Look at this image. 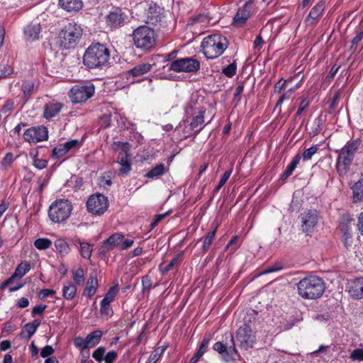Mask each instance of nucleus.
Returning a JSON list of instances; mask_svg holds the SVG:
<instances>
[{
    "instance_id": "46",
    "label": "nucleus",
    "mask_w": 363,
    "mask_h": 363,
    "mask_svg": "<svg viewBox=\"0 0 363 363\" xmlns=\"http://www.w3.org/2000/svg\"><path fill=\"white\" fill-rule=\"evenodd\" d=\"M67 152L65 151V148L63 145V143H60L53 148L52 152V157L57 159L65 156Z\"/></svg>"
},
{
    "instance_id": "7",
    "label": "nucleus",
    "mask_w": 363,
    "mask_h": 363,
    "mask_svg": "<svg viewBox=\"0 0 363 363\" xmlns=\"http://www.w3.org/2000/svg\"><path fill=\"white\" fill-rule=\"evenodd\" d=\"M95 93V87L90 82H84L73 86L69 92V97L74 104H82L91 99Z\"/></svg>"
},
{
    "instance_id": "28",
    "label": "nucleus",
    "mask_w": 363,
    "mask_h": 363,
    "mask_svg": "<svg viewBox=\"0 0 363 363\" xmlns=\"http://www.w3.org/2000/svg\"><path fill=\"white\" fill-rule=\"evenodd\" d=\"M41 322L39 320H34L32 322L26 323L21 332L23 337L30 339L36 332Z\"/></svg>"
},
{
    "instance_id": "26",
    "label": "nucleus",
    "mask_w": 363,
    "mask_h": 363,
    "mask_svg": "<svg viewBox=\"0 0 363 363\" xmlns=\"http://www.w3.org/2000/svg\"><path fill=\"white\" fill-rule=\"evenodd\" d=\"M123 235L120 233H116L111 235L108 239L104 240L102 243V248L105 252L112 250L115 247L118 245L123 239Z\"/></svg>"
},
{
    "instance_id": "23",
    "label": "nucleus",
    "mask_w": 363,
    "mask_h": 363,
    "mask_svg": "<svg viewBox=\"0 0 363 363\" xmlns=\"http://www.w3.org/2000/svg\"><path fill=\"white\" fill-rule=\"evenodd\" d=\"M325 7L324 1H320L316 4L310 11L305 22L308 26H313L316 23L318 18L321 16Z\"/></svg>"
},
{
    "instance_id": "57",
    "label": "nucleus",
    "mask_w": 363,
    "mask_h": 363,
    "mask_svg": "<svg viewBox=\"0 0 363 363\" xmlns=\"http://www.w3.org/2000/svg\"><path fill=\"white\" fill-rule=\"evenodd\" d=\"M318 148L317 145L311 146V147L306 149L303 155L302 158L303 161H308L311 159L312 156L316 153Z\"/></svg>"
},
{
    "instance_id": "15",
    "label": "nucleus",
    "mask_w": 363,
    "mask_h": 363,
    "mask_svg": "<svg viewBox=\"0 0 363 363\" xmlns=\"http://www.w3.org/2000/svg\"><path fill=\"white\" fill-rule=\"evenodd\" d=\"M23 138L30 143H37L48 138V128L43 125L28 128L23 133Z\"/></svg>"
},
{
    "instance_id": "29",
    "label": "nucleus",
    "mask_w": 363,
    "mask_h": 363,
    "mask_svg": "<svg viewBox=\"0 0 363 363\" xmlns=\"http://www.w3.org/2000/svg\"><path fill=\"white\" fill-rule=\"evenodd\" d=\"M352 190L353 201L363 202V177L353 184Z\"/></svg>"
},
{
    "instance_id": "40",
    "label": "nucleus",
    "mask_w": 363,
    "mask_h": 363,
    "mask_svg": "<svg viewBox=\"0 0 363 363\" xmlns=\"http://www.w3.org/2000/svg\"><path fill=\"white\" fill-rule=\"evenodd\" d=\"M295 88H290L288 90L284 91V93L281 95L279 99H278L274 109L279 108V112H281V106L285 100L289 99L291 94L294 92Z\"/></svg>"
},
{
    "instance_id": "31",
    "label": "nucleus",
    "mask_w": 363,
    "mask_h": 363,
    "mask_svg": "<svg viewBox=\"0 0 363 363\" xmlns=\"http://www.w3.org/2000/svg\"><path fill=\"white\" fill-rule=\"evenodd\" d=\"M353 220L349 214H342L339 220L338 228L342 233L352 232L351 223Z\"/></svg>"
},
{
    "instance_id": "24",
    "label": "nucleus",
    "mask_w": 363,
    "mask_h": 363,
    "mask_svg": "<svg viewBox=\"0 0 363 363\" xmlns=\"http://www.w3.org/2000/svg\"><path fill=\"white\" fill-rule=\"evenodd\" d=\"M24 38L26 40L33 42L40 38L41 26L39 23H31L24 28Z\"/></svg>"
},
{
    "instance_id": "47",
    "label": "nucleus",
    "mask_w": 363,
    "mask_h": 363,
    "mask_svg": "<svg viewBox=\"0 0 363 363\" xmlns=\"http://www.w3.org/2000/svg\"><path fill=\"white\" fill-rule=\"evenodd\" d=\"M152 281L151 278L146 275L144 276L142 279V290L143 293L148 294L150 290L152 288Z\"/></svg>"
},
{
    "instance_id": "49",
    "label": "nucleus",
    "mask_w": 363,
    "mask_h": 363,
    "mask_svg": "<svg viewBox=\"0 0 363 363\" xmlns=\"http://www.w3.org/2000/svg\"><path fill=\"white\" fill-rule=\"evenodd\" d=\"M237 66L235 62L222 69V73L228 77H233L236 74Z\"/></svg>"
},
{
    "instance_id": "6",
    "label": "nucleus",
    "mask_w": 363,
    "mask_h": 363,
    "mask_svg": "<svg viewBox=\"0 0 363 363\" xmlns=\"http://www.w3.org/2000/svg\"><path fill=\"white\" fill-rule=\"evenodd\" d=\"M82 35V30L77 24L69 23L60 31L57 43L62 49L75 47Z\"/></svg>"
},
{
    "instance_id": "37",
    "label": "nucleus",
    "mask_w": 363,
    "mask_h": 363,
    "mask_svg": "<svg viewBox=\"0 0 363 363\" xmlns=\"http://www.w3.org/2000/svg\"><path fill=\"white\" fill-rule=\"evenodd\" d=\"M30 269V266L27 262H21L16 269L14 274L12 276L16 277L22 278Z\"/></svg>"
},
{
    "instance_id": "20",
    "label": "nucleus",
    "mask_w": 363,
    "mask_h": 363,
    "mask_svg": "<svg viewBox=\"0 0 363 363\" xmlns=\"http://www.w3.org/2000/svg\"><path fill=\"white\" fill-rule=\"evenodd\" d=\"M195 103L193 101H189L184 109L185 116L183 120L179 123L177 126L176 130H179L180 128H184L183 133L184 134V138H186L188 136L191 135L190 131L188 130V128L186 126V124L189 122V118L195 114Z\"/></svg>"
},
{
    "instance_id": "52",
    "label": "nucleus",
    "mask_w": 363,
    "mask_h": 363,
    "mask_svg": "<svg viewBox=\"0 0 363 363\" xmlns=\"http://www.w3.org/2000/svg\"><path fill=\"white\" fill-rule=\"evenodd\" d=\"M32 164L38 169H43L48 165V160L45 159H40L34 155L33 157Z\"/></svg>"
},
{
    "instance_id": "30",
    "label": "nucleus",
    "mask_w": 363,
    "mask_h": 363,
    "mask_svg": "<svg viewBox=\"0 0 363 363\" xmlns=\"http://www.w3.org/2000/svg\"><path fill=\"white\" fill-rule=\"evenodd\" d=\"M104 335V333L101 330H95L90 333L86 337V343L88 344L89 348L94 347L97 345Z\"/></svg>"
},
{
    "instance_id": "14",
    "label": "nucleus",
    "mask_w": 363,
    "mask_h": 363,
    "mask_svg": "<svg viewBox=\"0 0 363 363\" xmlns=\"http://www.w3.org/2000/svg\"><path fill=\"white\" fill-rule=\"evenodd\" d=\"M121 145L123 150L119 152L117 162L121 165L118 169V174L122 177H126L132 169L131 157L128 154L130 145L128 143H118Z\"/></svg>"
},
{
    "instance_id": "58",
    "label": "nucleus",
    "mask_w": 363,
    "mask_h": 363,
    "mask_svg": "<svg viewBox=\"0 0 363 363\" xmlns=\"http://www.w3.org/2000/svg\"><path fill=\"white\" fill-rule=\"evenodd\" d=\"M100 312L102 315L111 316L113 315V310L109 303L101 301Z\"/></svg>"
},
{
    "instance_id": "32",
    "label": "nucleus",
    "mask_w": 363,
    "mask_h": 363,
    "mask_svg": "<svg viewBox=\"0 0 363 363\" xmlns=\"http://www.w3.org/2000/svg\"><path fill=\"white\" fill-rule=\"evenodd\" d=\"M73 284L77 286H82L85 281V273L82 267L72 269V271Z\"/></svg>"
},
{
    "instance_id": "44",
    "label": "nucleus",
    "mask_w": 363,
    "mask_h": 363,
    "mask_svg": "<svg viewBox=\"0 0 363 363\" xmlns=\"http://www.w3.org/2000/svg\"><path fill=\"white\" fill-rule=\"evenodd\" d=\"M294 78L290 77L288 79H284V78H281L274 85V92L275 94H279L282 89H286V83L291 82Z\"/></svg>"
},
{
    "instance_id": "54",
    "label": "nucleus",
    "mask_w": 363,
    "mask_h": 363,
    "mask_svg": "<svg viewBox=\"0 0 363 363\" xmlns=\"http://www.w3.org/2000/svg\"><path fill=\"white\" fill-rule=\"evenodd\" d=\"M50 177H51V174L50 173H46L45 177L43 179H42L41 177H40L38 179V191L39 194H41L42 191H43L44 188L48 185V182L50 179Z\"/></svg>"
},
{
    "instance_id": "8",
    "label": "nucleus",
    "mask_w": 363,
    "mask_h": 363,
    "mask_svg": "<svg viewBox=\"0 0 363 363\" xmlns=\"http://www.w3.org/2000/svg\"><path fill=\"white\" fill-rule=\"evenodd\" d=\"M72 211V205L70 201L66 199H60L50 206L48 216L52 221L62 223L69 217Z\"/></svg>"
},
{
    "instance_id": "45",
    "label": "nucleus",
    "mask_w": 363,
    "mask_h": 363,
    "mask_svg": "<svg viewBox=\"0 0 363 363\" xmlns=\"http://www.w3.org/2000/svg\"><path fill=\"white\" fill-rule=\"evenodd\" d=\"M55 246L57 250L61 253L67 254L69 251V247L67 242L63 239H57L55 240Z\"/></svg>"
},
{
    "instance_id": "25",
    "label": "nucleus",
    "mask_w": 363,
    "mask_h": 363,
    "mask_svg": "<svg viewBox=\"0 0 363 363\" xmlns=\"http://www.w3.org/2000/svg\"><path fill=\"white\" fill-rule=\"evenodd\" d=\"M99 282L96 274L91 273L86 283L85 289L83 291V296L88 298H91L97 291Z\"/></svg>"
},
{
    "instance_id": "62",
    "label": "nucleus",
    "mask_w": 363,
    "mask_h": 363,
    "mask_svg": "<svg viewBox=\"0 0 363 363\" xmlns=\"http://www.w3.org/2000/svg\"><path fill=\"white\" fill-rule=\"evenodd\" d=\"M118 357V352L115 350L109 351L104 358L105 363H113Z\"/></svg>"
},
{
    "instance_id": "17",
    "label": "nucleus",
    "mask_w": 363,
    "mask_h": 363,
    "mask_svg": "<svg viewBox=\"0 0 363 363\" xmlns=\"http://www.w3.org/2000/svg\"><path fill=\"white\" fill-rule=\"evenodd\" d=\"M152 67V65L148 62L138 64L125 72V76L130 83L140 82L141 79L138 77L149 72Z\"/></svg>"
},
{
    "instance_id": "35",
    "label": "nucleus",
    "mask_w": 363,
    "mask_h": 363,
    "mask_svg": "<svg viewBox=\"0 0 363 363\" xmlns=\"http://www.w3.org/2000/svg\"><path fill=\"white\" fill-rule=\"evenodd\" d=\"M79 251H80L81 255L84 259H90L91 254H92V250H93L92 245L87 242L80 241V240L79 241Z\"/></svg>"
},
{
    "instance_id": "50",
    "label": "nucleus",
    "mask_w": 363,
    "mask_h": 363,
    "mask_svg": "<svg viewBox=\"0 0 363 363\" xmlns=\"http://www.w3.org/2000/svg\"><path fill=\"white\" fill-rule=\"evenodd\" d=\"M74 345L77 348L79 349L81 351L89 349L86 337L84 339L81 337H75L74 339Z\"/></svg>"
},
{
    "instance_id": "39",
    "label": "nucleus",
    "mask_w": 363,
    "mask_h": 363,
    "mask_svg": "<svg viewBox=\"0 0 363 363\" xmlns=\"http://www.w3.org/2000/svg\"><path fill=\"white\" fill-rule=\"evenodd\" d=\"M118 292V286H113L110 287L101 301L111 304V303L113 301Z\"/></svg>"
},
{
    "instance_id": "11",
    "label": "nucleus",
    "mask_w": 363,
    "mask_h": 363,
    "mask_svg": "<svg viewBox=\"0 0 363 363\" xmlns=\"http://www.w3.org/2000/svg\"><path fill=\"white\" fill-rule=\"evenodd\" d=\"M213 349L221 355L222 359L225 362H234L236 360V357H239L235 346L234 338L231 334L229 342H216L213 345Z\"/></svg>"
},
{
    "instance_id": "1",
    "label": "nucleus",
    "mask_w": 363,
    "mask_h": 363,
    "mask_svg": "<svg viewBox=\"0 0 363 363\" xmlns=\"http://www.w3.org/2000/svg\"><path fill=\"white\" fill-rule=\"evenodd\" d=\"M325 290V282L317 276L305 277L297 284L298 294L303 299L318 298L323 296Z\"/></svg>"
},
{
    "instance_id": "64",
    "label": "nucleus",
    "mask_w": 363,
    "mask_h": 363,
    "mask_svg": "<svg viewBox=\"0 0 363 363\" xmlns=\"http://www.w3.org/2000/svg\"><path fill=\"white\" fill-rule=\"evenodd\" d=\"M309 100L307 98L302 99L299 107L296 111V116H299L303 111L309 106Z\"/></svg>"
},
{
    "instance_id": "34",
    "label": "nucleus",
    "mask_w": 363,
    "mask_h": 363,
    "mask_svg": "<svg viewBox=\"0 0 363 363\" xmlns=\"http://www.w3.org/2000/svg\"><path fill=\"white\" fill-rule=\"evenodd\" d=\"M62 296L66 300H72L77 294V285L69 281L64 286L62 289Z\"/></svg>"
},
{
    "instance_id": "2",
    "label": "nucleus",
    "mask_w": 363,
    "mask_h": 363,
    "mask_svg": "<svg viewBox=\"0 0 363 363\" xmlns=\"http://www.w3.org/2000/svg\"><path fill=\"white\" fill-rule=\"evenodd\" d=\"M109 58L108 49L102 44L94 43L86 49L83 62L90 69L102 68L108 64Z\"/></svg>"
},
{
    "instance_id": "18",
    "label": "nucleus",
    "mask_w": 363,
    "mask_h": 363,
    "mask_svg": "<svg viewBox=\"0 0 363 363\" xmlns=\"http://www.w3.org/2000/svg\"><path fill=\"white\" fill-rule=\"evenodd\" d=\"M236 339L240 342V347L245 349L252 347L255 342V336L248 325L239 328L236 333Z\"/></svg>"
},
{
    "instance_id": "12",
    "label": "nucleus",
    "mask_w": 363,
    "mask_h": 363,
    "mask_svg": "<svg viewBox=\"0 0 363 363\" xmlns=\"http://www.w3.org/2000/svg\"><path fill=\"white\" fill-rule=\"evenodd\" d=\"M108 201L106 196L97 194L91 195L86 201L87 211L94 215H102L108 209Z\"/></svg>"
},
{
    "instance_id": "42",
    "label": "nucleus",
    "mask_w": 363,
    "mask_h": 363,
    "mask_svg": "<svg viewBox=\"0 0 363 363\" xmlns=\"http://www.w3.org/2000/svg\"><path fill=\"white\" fill-rule=\"evenodd\" d=\"M52 245V242L48 238H38L34 241V246L40 250L48 249Z\"/></svg>"
},
{
    "instance_id": "55",
    "label": "nucleus",
    "mask_w": 363,
    "mask_h": 363,
    "mask_svg": "<svg viewBox=\"0 0 363 363\" xmlns=\"http://www.w3.org/2000/svg\"><path fill=\"white\" fill-rule=\"evenodd\" d=\"M63 145L67 153L71 150L79 148L81 146V143L79 140L75 139L63 143Z\"/></svg>"
},
{
    "instance_id": "13",
    "label": "nucleus",
    "mask_w": 363,
    "mask_h": 363,
    "mask_svg": "<svg viewBox=\"0 0 363 363\" xmlns=\"http://www.w3.org/2000/svg\"><path fill=\"white\" fill-rule=\"evenodd\" d=\"M253 0H241L239 3L238 11L233 19V24L235 26H243L250 18L252 9Z\"/></svg>"
},
{
    "instance_id": "5",
    "label": "nucleus",
    "mask_w": 363,
    "mask_h": 363,
    "mask_svg": "<svg viewBox=\"0 0 363 363\" xmlns=\"http://www.w3.org/2000/svg\"><path fill=\"white\" fill-rule=\"evenodd\" d=\"M134 45L144 52L152 51L156 45L155 30L147 26H140L132 33Z\"/></svg>"
},
{
    "instance_id": "61",
    "label": "nucleus",
    "mask_w": 363,
    "mask_h": 363,
    "mask_svg": "<svg viewBox=\"0 0 363 363\" xmlns=\"http://www.w3.org/2000/svg\"><path fill=\"white\" fill-rule=\"evenodd\" d=\"M342 241L344 245L347 249L350 247L352 244V232H347L342 233Z\"/></svg>"
},
{
    "instance_id": "63",
    "label": "nucleus",
    "mask_w": 363,
    "mask_h": 363,
    "mask_svg": "<svg viewBox=\"0 0 363 363\" xmlns=\"http://www.w3.org/2000/svg\"><path fill=\"white\" fill-rule=\"evenodd\" d=\"M47 306L44 304H39L33 308L31 311V315L33 317H35L37 315H42L45 310L46 309Z\"/></svg>"
},
{
    "instance_id": "22",
    "label": "nucleus",
    "mask_w": 363,
    "mask_h": 363,
    "mask_svg": "<svg viewBox=\"0 0 363 363\" xmlns=\"http://www.w3.org/2000/svg\"><path fill=\"white\" fill-rule=\"evenodd\" d=\"M206 109L201 108L198 111V114L192 116L193 118L189 124V129L194 134H198L204 128V115Z\"/></svg>"
},
{
    "instance_id": "43",
    "label": "nucleus",
    "mask_w": 363,
    "mask_h": 363,
    "mask_svg": "<svg viewBox=\"0 0 363 363\" xmlns=\"http://www.w3.org/2000/svg\"><path fill=\"white\" fill-rule=\"evenodd\" d=\"M13 73V68L9 64H0V79L6 78Z\"/></svg>"
},
{
    "instance_id": "41",
    "label": "nucleus",
    "mask_w": 363,
    "mask_h": 363,
    "mask_svg": "<svg viewBox=\"0 0 363 363\" xmlns=\"http://www.w3.org/2000/svg\"><path fill=\"white\" fill-rule=\"evenodd\" d=\"M216 232V229L208 232L207 235L206 236V238L203 240V245H202V249L204 252H207L209 250V248L213 242V240L215 238Z\"/></svg>"
},
{
    "instance_id": "16",
    "label": "nucleus",
    "mask_w": 363,
    "mask_h": 363,
    "mask_svg": "<svg viewBox=\"0 0 363 363\" xmlns=\"http://www.w3.org/2000/svg\"><path fill=\"white\" fill-rule=\"evenodd\" d=\"M318 218V213L316 210L311 209L301 213L300 218L302 231L307 235L313 232L314 228L317 225Z\"/></svg>"
},
{
    "instance_id": "19",
    "label": "nucleus",
    "mask_w": 363,
    "mask_h": 363,
    "mask_svg": "<svg viewBox=\"0 0 363 363\" xmlns=\"http://www.w3.org/2000/svg\"><path fill=\"white\" fill-rule=\"evenodd\" d=\"M347 290L350 295L357 300L363 298V277L350 280L347 283Z\"/></svg>"
},
{
    "instance_id": "33",
    "label": "nucleus",
    "mask_w": 363,
    "mask_h": 363,
    "mask_svg": "<svg viewBox=\"0 0 363 363\" xmlns=\"http://www.w3.org/2000/svg\"><path fill=\"white\" fill-rule=\"evenodd\" d=\"M301 157L299 154H297L292 160V161L289 164V165L286 167V169L284 172V173L281 175V179L285 180L289 176H291L297 167L298 164L300 162Z\"/></svg>"
},
{
    "instance_id": "59",
    "label": "nucleus",
    "mask_w": 363,
    "mask_h": 363,
    "mask_svg": "<svg viewBox=\"0 0 363 363\" xmlns=\"http://www.w3.org/2000/svg\"><path fill=\"white\" fill-rule=\"evenodd\" d=\"M283 269V266L281 263H275L272 266L267 267L260 274H267L274 272H278Z\"/></svg>"
},
{
    "instance_id": "38",
    "label": "nucleus",
    "mask_w": 363,
    "mask_h": 363,
    "mask_svg": "<svg viewBox=\"0 0 363 363\" xmlns=\"http://www.w3.org/2000/svg\"><path fill=\"white\" fill-rule=\"evenodd\" d=\"M35 88V82L32 80L25 81L22 84V91L25 97H29Z\"/></svg>"
},
{
    "instance_id": "27",
    "label": "nucleus",
    "mask_w": 363,
    "mask_h": 363,
    "mask_svg": "<svg viewBox=\"0 0 363 363\" xmlns=\"http://www.w3.org/2000/svg\"><path fill=\"white\" fill-rule=\"evenodd\" d=\"M59 5L67 11H77L82 9L83 4L81 0H59Z\"/></svg>"
},
{
    "instance_id": "51",
    "label": "nucleus",
    "mask_w": 363,
    "mask_h": 363,
    "mask_svg": "<svg viewBox=\"0 0 363 363\" xmlns=\"http://www.w3.org/2000/svg\"><path fill=\"white\" fill-rule=\"evenodd\" d=\"M232 174V169H229L225 172L220 178L218 184L215 187L214 191L218 192L226 183L227 180L229 179Z\"/></svg>"
},
{
    "instance_id": "36",
    "label": "nucleus",
    "mask_w": 363,
    "mask_h": 363,
    "mask_svg": "<svg viewBox=\"0 0 363 363\" xmlns=\"http://www.w3.org/2000/svg\"><path fill=\"white\" fill-rule=\"evenodd\" d=\"M164 172L165 167L164 164H159L147 172L145 177L149 179H154L163 175Z\"/></svg>"
},
{
    "instance_id": "9",
    "label": "nucleus",
    "mask_w": 363,
    "mask_h": 363,
    "mask_svg": "<svg viewBox=\"0 0 363 363\" xmlns=\"http://www.w3.org/2000/svg\"><path fill=\"white\" fill-rule=\"evenodd\" d=\"M200 68V62L191 57L175 60L169 66V70L175 72L196 73Z\"/></svg>"
},
{
    "instance_id": "60",
    "label": "nucleus",
    "mask_w": 363,
    "mask_h": 363,
    "mask_svg": "<svg viewBox=\"0 0 363 363\" xmlns=\"http://www.w3.org/2000/svg\"><path fill=\"white\" fill-rule=\"evenodd\" d=\"M210 340H211L210 337L205 336L199 345V348L198 351L199 352H201L203 355L207 351V349H208V345L210 342Z\"/></svg>"
},
{
    "instance_id": "48",
    "label": "nucleus",
    "mask_w": 363,
    "mask_h": 363,
    "mask_svg": "<svg viewBox=\"0 0 363 363\" xmlns=\"http://www.w3.org/2000/svg\"><path fill=\"white\" fill-rule=\"evenodd\" d=\"M350 359L353 362L363 361V348H356L351 351Z\"/></svg>"
},
{
    "instance_id": "21",
    "label": "nucleus",
    "mask_w": 363,
    "mask_h": 363,
    "mask_svg": "<svg viewBox=\"0 0 363 363\" xmlns=\"http://www.w3.org/2000/svg\"><path fill=\"white\" fill-rule=\"evenodd\" d=\"M64 104L55 101H51L45 104L43 108V117L50 120L56 117L61 112Z\"/></svg>"
},
{
    "instance_id": "56",
    "label": "nucleus",
    "mask_w": 363,
    "mask_h": 363,
    "mask_svg": "<svg viewBox=\"0 0 363 363\" xmlns=\"http://www.w3.org/2000/svg\"><path fill=\"white\" fill-rule=\"evenodd\" d=\"M106 352L104 347H99L92 353V357L98 362H101L104 360V355Z\"/></svg>"
},
{
    "instance_id": "53",
    "label": "nucleus",
    "mask_w": 363,
    "mask_h": 363,
    "mask_svg": "<svg viewBox=\"0 0 363 363\" xmlns=\"http://www.w3.org/2000/svg\"><path fill=\"white\" fill-rule=\"evenodd\" d=\"M14 161V157H13V153L11 152H8L4 157L3 160H2V162H1V167L4 169H9L11 164L13 163V162Z\"/></svg>"
},
{
    "instance_id": "3",
    "label": "nucleus",
    "mask_w": 363,
    "mask_h": 363,
    "mask_svg": "<svg viewBox=\"0 0 363 363\" xmlns=\"http://www.w3.org/2000/svg\"><path fill=\"white\" fill-rule=\"evenodd\" d=\"M359 145L358 140L347 143L338 152L335 169L340 177H345L350 170L355 154Z\"/></svg>"
},
{
    "instance_id": "4",
    "label": "nucleus",
    "mask_w": 363,
    "mask_h": 363,
    "mask_svg": "<svg viewBox=\"0 0 363 363\" xmlns=\"http://www.w3.org/2000/svg\"><path fill=\"white\" fill-rule=\"evenodd\" d=\"M228 40L220 34H212L205 37L201 42L203 55L207 59H216L227 49Z\"/></svg>"
},
{
    "instance_id": "10",
    "label": "nucleus",
    "mask_w": 363,
    "mask_h": 363,
    "mask_svg": "<svg viewBox=\"0 0 363 363\" xmlns=\"http://www.w3.org/2000/svg\"><path fill=\"white\" fill-rule=\"evenodd\" d=\"M106 23L112 30L123 27L129 22L126 11L120 7H113L105 17Z\"/></svg>"
}]
</instances>
